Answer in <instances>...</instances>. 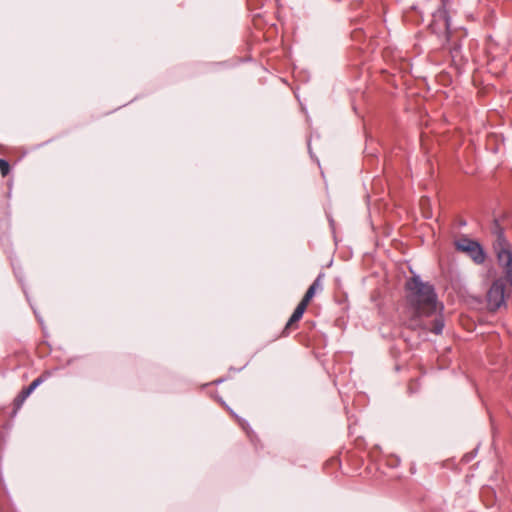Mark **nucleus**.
Wrapping results in <instances>:
<instances>
[{
    "instance_id": "obj_1",
    "label": "nucleus",
    "mask_w": 512,
    "mask_h": 512,
    "mask_svg": "<svg viewBox=\"0 0 512 512\" xmlns=\"http://www.w3.org/2000/svg\"><path fill=\"white\" fill-rule=\"evenodd\" d=\"M407 302L417 317L431 316L437 310V295L434 287L415 275L405 285Z\"/></svg>"
},
{
    "instance_id": "obj_2",
    "label": "nucleus",
    "mask_w": 512,
    "mask_h": 512,
    "mask_svg": "<svg viewBox=\"0 0 512 512\" xmlns=\"http://www.w3.org/2000/svg\"><path fill=\"white\" fill-rule=\"evenodd\" d=\"M499 266L502 268L505 279L512 286V245L501 233L494 245Z\"/></svg>"
},
{
    "instance_id": "obj_3",
    "label": "nucleus",
    "mask_w": 512,
    "mask_h": 512,
    "mask_svg": "<svg viewBox=\"0 0 512 512\" xmlns=\"http://www.w3.org/2000/svg\"><path fill=\"white\" fill-rule=\"evenodd\" d=\"M505 305V282L496 279L487 292V306L490 311H496Z\"/></svg>"
},
{
    "instance_id": "obj_4",
    "label": "nucleus",
    "mask_w": 512,
    "mask_h": 512,
    "mask_svg": "<svg viewBox=\"0 0 512 512\" xmlns=\"http://www.w3.org/2000/svg\"><path fill=\"white\" fill-rule=\"evenodd\" d=\"M455 245L457 250L466 252L476 264L485 261V253L478 242L463 237L457 240Z\"/></svg>"
},
{
    "instance_id": "obj_5",
    "label": "nucleus",
    "mask_w": 512,
    "mask_h": 512,
    "mask_svg": "<svg viewBox=\"0 0 512 512\" xmlns=\"http://www.w3.org/2000/svg\"><path fill=\"white\" fill-rule=\"evenodd\" d=\"M447 0H440L439 8L432 13L430 28L435 33H446L450 29V17L446 9Z\"/></svg>"
},
{
    "instance_id": "obj_6",
    "label": "nucleus",
    "mask_w": 512,
    "mask_h": 512,
    "mask_svg": "<svg viewBox=\"0 0 512 512\" xmlns=\"http://www.w3.org/2000/svg\"><path fill=\"white\" fill-rule=\"evenodd\" d=\"M43 382L42 377L34 379L28 387L24 388L15 399V405L20 407L27 397Z\"/></svg>"
},
{
    "instance_id": "obj_7",
    "label": "nucleus",
    "mask_w": 512,
    "mask_h": 512,
    "mask_svg": "<svg viewBox=\"0 0 512 512\" xmlns=\"http://www.w3.org/2000/svg\"><path fill=\"white\" fill-rule=\"evenodd\" d=\"M307 306H308V304L306 302H304L303 300H301V302L297 305L293 314L289 318V320L284 328V332L287 331L288 329H290L294 323L298 322L302 318Z\"/></svg>"
},
{
    "instance_id": "obj_8",
    "label": "nucleus",
    "mask_w": 512,
    "mask_h": 512,
    "mask_svg": "<svg viewBox=\"0 0 512 512\" xmlns=\"http://www.w3.org/2000/svg\"><path fill=\"white\" fill-rule=\"evenodd\" d=\"M322 274L318 275V277L314 280V282L310 285L308 290L306 291L303 301L309 304L311 299L314 297L316 291L318 289H322V282H321Z\"/></svg>"
},
{
    "instance_id": "obj_9",
    "label": "nucleus",
    "mask_w": 512,
    "mask_h": 512,
    "mask_svg": "<svg viewBox=\"0 0 512 512\" xmlns=\"http://www.w3.org/2000/svg\"><path fill=\"white\" fill-rule=\"evenodd\" d=\"M423 327L425 329H428L430 330L431 332H433L434 334L436 335H439L442 333L443 331V328H444V321H443V318L441 316H438L436 317L433 322H432V326L431 327H427L426 324L423 325Z\"/></svg>"
},
{
    "instance_id": "obj_10",
    "label": "nucleus",
    "mask_w": 512,
    "mask_h": 512,
    "mask_svg": "<svg viewBox=\"0 0 512 512\" xmlns=\"http://www.w3.org/2000/svg\"><path fill=\"white\" fill-rule=\"evenodd\" d=\"M9 171H10L9 163L6 160L0 158V172H1L2 176H7Z\"/></svg>"
}]
</instances>
